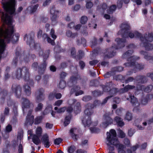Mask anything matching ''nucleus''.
<instances>
[{
  "label": "nucleus",
  "instance_id": "obj_1",
  "mask_svg": "<svg viewBox=\"0 0 153 153\" xmlns=\"http://www.w3.org/2000/svg\"><path fill=\"white\" fill-rule=\"evenodd\" d=\"M120 27L122 32V37L123 38H117L115 41L117 44L114 45L111 47L107 48L102 52L105 54V57L111 58L116 54V50L120 49L125 47V43L126 42L125 38L128 36L131 38H133L134 36V33L129 32L130 30L129 25L127 23L122 24Z\"/></svg>",
  "mask_w": 153,
  "mask_h": 153
},
{
  "label": "nucleus",
  "instance_id": "obj_2",
  "mask_svg": "<svg viewBox=\"0 0 153 153\" xmlns=\"http://www.w3.org/2000/svg\"><path fill=\"white\" fill-rule=\"evenodd\" d=\"M128 49H130L126 52L123 55V58H127L128 62L125 63L124 64L126 67H133L134 68L132 72L135 73L138 70H142L144 68V65H142L137 63H136L137 60L139 59L140 58L135 56H131L133 53V49L136 48V46L134 44H130L127 46Z\"/></svg>",
  "mask_w": 153,
  "mask_h": 153
},
{
  "label": "nucleus",
  "instance_id": "obj_3",
  "mask_svg": "<svg viewBox=\"0 0 153 153\" xmlns=\"http://www.w3.org/2000/svg\"><path fill=\"white\" fill-rule=\"evenodd\" d=\"M107 140L108 143H107L108 146L112 145L117 149L118 153H125L124 149L125 146L120 143V141L117 137V134L115 130L111 129L109 133L107 132Z\"/></svg>",
  "mask_w": 153,
  "mask_h": 153
},
{
  "label": "nucleus",
  "instance_id": "obj_4",
  "mask_svg": "<svg viewBox=\"0 0 153 153\" xmlns=\"http://www.w3.org/2000/svg\"><path fill=\"white\" fill-rule=\"evenodd\" d=\"M102 103V102H101L100 101L96 100L94 101L93 104L88 103L86 105V108L84 113L88 118L86 119L84 118L82 120V123L85 127H89L91 123V116L94 112L93 108L97 106L102 105L105 104H103Z\"/></svg>",
  "mask_w": 153,
  "mask_h": 153
},
{
  "label": "nucleus",
  "instance_id": "obj_5",
  "mask_svg": "<svg viewBox=\"0 0 153 153\" xmlns=\"http://www.w3.org/2000/svg\"><path fill=\"white\" fill-rule=\"evenodd\" d=\"M50 52V50L49 49L46 50L44 53L43 51L41 49L39 54V56H43V62L39 66L37 62H34L32 64V67L35 71H37L38 67V72L39 74H43L45 71L47 65L46 61L49 57Z\"/></svg>",
  "mask_w": 153,
  "mask_h": 153
},
{
  "label": "nucleus",
  "instance_id": "obj_6",
  "mask_svg": "<svg viewBox=\"0 0 153 153\" xmlns=\"http://www.w3.org/2000/svg\"><path fill=\"white\" fill-rule=\"evenodd\" d=\"M134 33L136 38L140 39L146 50L149 51L153 49V44L148 42H152L153 41V32L149 33L148 34L146 33L144 36L137 31H135Z\"/></svg>",
  "mask_w": 153,
  "mask_h": 153
},
{
  "label": "nucleus",
  "instance_id": "obj_7",
  "mask_svg": "<svg viewBox=\"0 0 153 153\" xmlns=\"http://www.w3.org/2000/svg\"><path fill=\"white\" fill-rule=\"evenodd\" d=\"M29 70V69L25 66L18 68L15 72V76L19 80L23 77L25 81L28 80L30 76Z\"/></svg>",
  "mask_w": 153,
  "mask_h": 153
},
{
  "label": "nucleus",
  "instance_id": "obj_8",
  "mask_svg": "<svg viewBox=\"0 0 153 153\" xmlns=\"http://www.w3.org/2000/svg\"><path fill=\"white\" fill-rule=\"evenodd\" d=\"M21 48L19 47L16 48L15 52V56L13 59L12 64L13 65L16 66L17 65V63L19 59L20 61V62L22 61H24L26 62H28L29 61V57L30 54H29L28 56H27L26 58H24V55L23 56L22 54H20Z\"/></svg>",
  "mask_w": 153,
  "mask_h": 153
},
{
  "label": "nucleus",
  "instance_id": "obj_9",
  "mask_svg": "<svg viewBox=\"0 0 153 153\" xmlns=\"http://www.w3.org/2000/svg\"><path fill=\"white\" fill-rule=\"evenodd\" d=\"M34 37V35L32 33L29 34L28 37L27 34H26L24 37V40H25L26 38H27V44L31 48H32L36 49L38 47L41 49L39 45L37 43H35Z\"/></svg>",
  "mask_w": 153,
  "mask_h": 153
},
{
  "label": "nucleus",
  "instance_id": "obj_10",
  "mask_svg": "<svg viewBox=\"0 0 153 153\" xmlns=\"http://www.w3.org/2000/svg\"><path fill=\"white\" fill-rule=\"evenodd\" d=\"M103 121L102 123L103 126L105 128L113 123V120L110 116L109 114L105 113L103 116Z\"/></svg>",
  "mask_w": 153,
  "mask_h": 153
},
{
  "label": "nucleus",
  "instance_id": "obj_11",
  "mask_svg": "<svg viewBox=\"0 0 153 153\" xmlns=\"http://www.w3.org/2000/svg\"><path fill=\"white\" fill-rule=\"evenodd\" d=\"M11 89L16 97L20 98L22 94V88L20 85L16 84L12 85Z\"/></svg>",
  "mask_w": 153,
  "mask_h": 153
},
{
  "label": "nucleus",
  "instance_id": "obj_12",
  "mask_svg": "<svg viewBox=\"0 0 153 153\" xmlns=\"http://www.w3.org/2000/svg\"><path fill=\"white\" fill-rule=\"evenodd\" d=\"M59 13V11L58 10H55V7L54 6H53L50 9V13L52 15V16L51 17V19L52 25H54L57 23V15Z\"/></svg>",
  "mask_w": 153,
  "mask_h": 153
},
{
  "label": "nucleus",
  "instance_id": "obj_13",
  "mask_svg": "<svg viewBox=\"0 0 153 153\" xmlns=\"http://www.w3.org/2000/svg\"><path fill=\"white\" fill-rule=\"evenodd\" d=\"M70 91V94H75L76 96L83 94L84 93L83 91L80 90L81 88L78 85H74L72 86Z\"/></svg>",
  "mask_w": 153,
  "mask_h": 153
},
{
  "label": "nucleus",
  "instance_id": "obj_14",
  "mask_svg": "<svg viewBox=\"0 0 153 153\" xmlns=\"http://www.w3.org/2000/svg\"><path fill=\"white\" fill-rule=\"evenodd\" d=\"M109 94L110 95L106 97L103 101L102 104H105L107 102L108 100L110 99L112 97L115 95L117 93H120L119 89L117 88H113L110 89L109 91Z\"/></svg>",
  "mask_w": 153,
  "mask_h": 153
},
{
  "label": "nucleus",
  "instance_id": "obj_15",
  "mask_svg": "<svg viewBox=\"0 0 153 153\" xmlns=\"http://www.w3.org/2000/svg\"><path fill=\"white\" fill-rule=\"evenodd\" d=\"M130 98L131 99V103L133 106H135L133 109V111L137 112L139 111L140 109L137 99L134 96L131 95L130 96Z\"/></svg>",
  "mask_w": 153,
  "mask_h": 153
},
{
  "label": "nucleus",
  "instance_id": "obj_16",
  "mask_svg": "<svg viewBox=\"0 0 153 153\" xmlns=\"http://www.w3.org/2000/svg\"><path fill=\"white\" fill-rule=\"evenodd\" d=\"M80 76L78 75H73L71 76L67 82L68 86L71 87L76 84Z\"/></svg>",
  "mask_w": 153,
  "mask_h": 153
},
{
  "label": "nucleus",
  "instance_id": "obj_17",
  "mask_svg": "<svg viewBox=\"0 0 153 153\" xmlns=\"http://www.w3.org/2000/svg\"><path fill=\"white\" fill-rule=\"evenodd\" d=\"M44 90L42 88H40L36 92V98L39 102H40L44 99Z\"/></svg>",
  "mask_w": 153,
  "mask_h": 153
},
{
  "label": "nucleus",
  "instance_id": "obj_18",
  "mask_svg": "<svg viewBox=\"0 0 153 153\" xmlns=\"http://www.w3.org/2000/svg\"><path fill=\"white\" fill-rule=\"evenodd\" d=\"M41 142L46 148H48L50 146L49 137L47 134H45L43 135L41 139Z\"/></svg>",
  "mask_w": 153,
  "mask_h": 153
},
{
  "label": "nucleus",
  "instance_id": "obj_19",
  "mask_svg": "<svg viewBox=\"0 0 153 153\" xmlns=\"http://www.w3.org/2000/svg\"><path fill=\"white\" fill-rule=\"evenodd\" d=\"M136 81L138 83L143 84L147 80V77L144 75H139L135 77Z\"/></svg>",
  "mask_w": 153,
  "mask_h": 153
},
{
  "label": "nucleus",
  "instance_id": "obj_20",
  "mask_svg": "<svg viewBox=\"0 0 153 153\" xmlns=\"http://www.w3.org/2000/svg\"><path fill=\"white\" fill-rule=\"evenodd\" d=\"M112 82L110 81L106 83L105 85H101V86L102 88L103 91L105 92H108L110 89V86L112 85Z\"/></svg>",
  "mask_w": 153,
  "mask_h": 153
},
{
  "label": "nucleus",
  "instance_id": "obj_21",
  "mask_svg": "<svg viewBox=\"0 0 153 153\" xmlns=\"http://www.w3.org/2000/svg\"><path fill=\"white\" fill-rule=\"evenodd\" d=\"M140 90L146 93L150 92L153 88V86L150 85L146 87L144 85H141L140 88Z\"/></svg>",
  "mask_w": 153,
  "mask_h": 153
},
{
  "label": "nucleus",
  "instance_id": "obj_22",
  "mask_svg": "<svg viewBox=\"0 0 153 153\" xmlns=\"http://www.w3.org/2000/svg\"><path fill=\"white\" fill-rule=\"evenodd\" d=\"M114 121L116 122L117 126L122 127L124 125V123L123 121V119L118 116H116L114 118Z\"/></svg>",
  "mask_w": 153,
  "mask_h": 153
},
{
  "label": "nucleus",
  "instance_id": "obj_23",
  "mask_svg": "<svg viewBox=\"0 0 153 153\" xmlns=\"http://www.w3.org/2000/svg\"><path fill=\"white\" fill-rule=\"evenodd\" d=\"M74 111L76 114L79 113L81 110V106L80 103L79 102H77L74 105Z\"/></svg>",
  "mask_w": 153,
  "mask_h": 153
},
{
  "label": "nucleus",
  "instance_id": "obj_24",
  "mask_svg": "<svg viewBox=\"0 0 153 153\" xmlns=\"http://www.w3.org/2000/svg\"><path fill=\"white\" fill-rule=\"evenodd\" d=\"M34 117L33 115L30 117H26L25 125V126H27L29 124L31 126L34 122Z\"/></svg>",
  "mask_w": 153,
  "mask_h": 153
},
{
  "label": "nucleus",
  "instance_id": "obj_25",
  "mask_svg": "<svg viewBox=\"0 0 153 153\" xmlns=\"http://www.w3.org/2000/svg\"><path fill=\"white\" fill-rule=\"evenodd\" d=\"M23 101L22 102V107L24 108H29L30 107V101L26 98H23Z\"/></svg>",
  "mask_w": 153,
  "mask_h": 153
},
{
  "label": "nucleus",
  "instance_id": "obj_26",
  "mask_svg": "<svg viewBox=\"0 0 153 153\" xmlns=\"http://www.w3.org/2000/svg\"><path fill=\"white\" fill-rule=\"evenodd\" d=\"M84 53L83 51L82 50H79L78 51L77 54L76 55V57L75 58L76 60H81L84 57Z\"/></svg>",
  "mask_w": 153,
  "mask_h": 153
},
{
  "label": "nucleus",
  "instance_id": "obj_27",
  "mask_svg": "<svg viewBox=\"0 0 153 153\" xmlns=\"http://www.w3.org/2000/svg\"><path fill=\"white\" fill-rule=\"evenodd\" d=\"M141 54L144 56V58L147 60H152L153 61V56L149 55L148 53L143 51H141L140 52Z\"/></svg>",
  "mask_w": 153,
  "mask_h": 153
},
{
  "label": "nucleus",
  "instance_id": "obj_28",
  "mask_svg": "<svg viewBox=\"0 0 153 153\" xmlns=\"http://www.w3.org/2000/svg\"><path fill=\"white\" fill-rule=\"evenodd\" d=\"M40 136H39L36 134H33L32 138L33 142L36 145H38L41 143L39 139Z\"/></svg>",
  "mask_w": 153,
  "mask_h": 153
},
{
  "label": "nucleus",
  "instance_id": "obj_29",
  "mask_svg": "<svg viewBox=\"0 0 153 153\" xmlns=\"http://www.w3.org/2000/svg\"><path fill=\"white\" fill-rule=\"evenodd\" d=\"M23 88L26 95L27 96L30 95L31 94V91L30 86L25 84Z\"/></svg>",
  "mask_w": 153,
  "mask_h": 153
},
{
  "label": "nucleus",
  "instance_id": "obj_30",
  "mask_svg": "<svg viewBox=\"0 0 153 153\" xmlns=\"http://www.w3.org/2000/svg\"><path fill=\"white\" fill-rule=\"evenodd\" d=\"M10 67L7 66L6 69L4 72V79L5 80H7L10 76V75L9 74L10 72Z\"/></svg>",
  "mask_w": 153,
  "mask_h": 153
},
{
  "label": "nucleus",
  "instance_id": "obj_31",
  "mask_svg": "<svg viewBox=\"0 0 153 153\" xmlns=\"http://www.w3.org/2000/svg\"><path fill=\"white\" fill-rule=\"evenodd\" d=\"M66 35L68 37L74 38L77 35V33H73L70 30H67L66 32Z\"/></svg>",
  "mask_w": 153,
  "mask_h": 153
},
{
  "label": "nucleus",
  "instance_id": "obj_32",
  "mask_svg": "<svg viewBox=\"0 0 153 153\" xmlns=\"http://www.w3.org/2000/svg\"><path fill=\"white\" fill-rule=\"evenodd\" d=\"M39 5L38 4H36L34 6H29L27 9L30 8V13H33L35 12L38 8Z\"/></svg>",
  "mask_w": 153,
  "mask_h": 153
},
{
  "label": "nucleus",
  "instance_id": "obj_33",
  "mask_svg": "<svg viewBox=\"0 0 153 153\" xmlns=\"http://www.w3.org/2000/svg\"><path fill=\"white\" fill-rule=\"evenodd\" d=\"M117 8V6L115 5H112L110 6L109 9L107 10V12L109 14H111Z\"/></svg>",
  "mask_w": 153,
  "mask_h": 153
},
{
  "label": "nucleus",
  "instance_id": "obj_34",
  "mask_svg": "<svg viewBox=\"0 0 153 153\" xmlns=\"http://www.w3.org/2000/svg\"><path fill=\"white\" fill-rule=\"evenodd\" d=\"M43 118V117L42 116H37L34 119V124L37 125L41 123Z\"/></svg>",
  "mask_w": 153,
  "mask_h": 153
},
{
  "label": "nucleus",
  "instance_id": "obj_35",
  "mask_svg": "<svg viewBox=\"0 0 153 153\" xmlns=\"http://www.w3.org/2000/svg\"><path fill=\"white\" fill-rule=\"evenodd\" d=\"M77 44L78 45H80L82 44L83 46L85 47L86 45V41L85 39L83 38H81L80 40H77L76 41Z\"/></svg>",
  "mask_w": 153,
  "mask_h": 153
},
{
  "label": "nucleus",
  "instance_id": "obj_36",
  "mask_svg": "<svg viewBox=\"0 0 153 153\" xmlns=\"http://www.w3.org/2000/svg\"><path fill=\"white\" fill-rule=\"evenodd\" d=\"M107 7V4L105 3H103L102 4L100 5H98L97 7V10H100L101 9H102L103 11L105 10Z\"/></svg>",
  "mask_w": 153,
  "mask_h": 153
},
{
  "label": "nucleus",
  "instance_id": "obj_37",
  "mask_svg": "<svg viewBox=\"0 0 153 153\" xmlns=\"http://www.w3.org/2000/svg\"><path fill=\"white\" fill-rule=\"evenodd\" d=\"M71 117V114H69L65 117L64 122L65 126H67L70 123Z\"/></svg>",
  "mask_w": 153,
  "mask_h": 153
},
{
  "label": "nucleus",
  "instance_id": "obj_38",
  "mask_svg": "<svg viewBox=\"0 0 153 153\" xmlns=\"http://www.w3.org/2000/svg\"><path fill=\"white\" fill-rule=\"evenodd\" d=\"M123 68L121 66H117L112 68L111 69V71L114 73L116 72H120L123 70Z\"/></svg>",
  "mask_w": 153,
  "mask_h": 153
},
{
  "label": "nucleus",
  "instance_id": "obj_39",
  "mask_svg": "<svg viewBox=\"0 0 153 153\" xmlns=\"http://www.w3.org/2000/svg\"><path fill=\"white\" fill-rule=\"evenodd\" d=\"M66 86V82L64 80H60L59 82V86L61 89H64Z\"/></svg>",
  "mask_w": 153,
  "mask_h": 153
},
{
  "label": "nucleus",
  "instance_id": "obj_40",
  "mask_svg": "<svg viewBox=\"0 0 153 153\" xmlns=\"http://www.w3.org/2000/svg\"><path fill=\"white\" fill-rule=\"evenodd\" d=\"M90 43L91 44V48H93L96 46L97 44V39L94 37L93 39L90 41Z\"/></svg>",
  "mask_w": 153,
  "mask_h": 153
},
{
  "label": "nucleus",
  "instance_id": "obj_41",
  "mask_svg": "<svg viewBox=\"0 0 153 153\" xmlns=\"http://www.w3.org/2000/svg\"><path fill=\"white\" fill-rule=\"evenodd\" d=\"M125 119L128 121L131 120L132 119V114L128 111L126 113Z\"/></svg>",
  "mask_w": 153,
  "mask_h": 153
},
{
  "label": "nucleus",
  "instance_id": "obj_42",
  "mask_svg": "<svg viewBox=\"0 0 153 153\" xmlns=\"http://www.w3.org/2000/svg\"><path fill=\"white\" fill-rule=\"evenodd\" d=\"M7 94V90L2 89L0 87V94L2 95L3 98L4 99L5 97L6 96Z\"/></svg>",
  "mask_w": 153,
  "mask_h": 153
},
{
  "label": "nucleus",
  "instance_id": "obj_43",
  "mask_svg": "<svg viewBox=\"0 0 153 153\" xmlns=\"http://www.w3.org/2000/svg\"><path fill=\"white\" fill-rule=\"evenodd\" d=\"M13 111L14 114L13 118H16L17 116L18 115L17 107L15 105L13 106Z\"/></svg>",
  "mask_w": 153,
  "mask_h": 153
},
{
  "label": "nucleus",
  "instance_id": "obj_44",
  "mask_svg": "<svg viewBox=\"0 0 153 153\" xmlns=\"http://www.w3.org/2000/svg\"><path fill=\"white\" fill-rule=\"evenodd\" d=\"M149 96L150 95H148L146 96V98H143L142 99L141 102L142 104L145 105L147 103Z\"/></svg>",
  "mask_w": 153,
  "mask_h": 153
},
{
  "label": "nucleus",
  "instance_id": "obj_45",
  "mask_svg": "<svg viewBox=\"0 0 153 153\" xmlns=\"http://www.w3.org/2000/svg\"><path fill=\"white\" fill-rule=\"evenodd\" d=\"M71 55L72 57L74 59L75 57H76V53L75 48L74 47H72L71 49Z\"/></svg>",
  "mask_w": 153,
  "mask_h": 153
},
{
  "label": "nucleus",
  "instance_id": "obj_46",
  "mask_svg": "<svg viewBox=\"0 0 153 153\" xmlns=\"http://www.w3.org/2000/svg\"><path fill=\"white\" fill-rule=\"evenodd\" d=\"M76 149V147L74 145H71L68 148V152L69 153H74Z\"/></svg>",
  "mask_w": 153,
  "mask_h": 153
},
{
  "label": "nucleus",
  "instance_id": "obj_47",
  "mask_svg": "<svg viewBox=\"0 0 153 153\" xmlns=\"http://www.w3.org/2000/svg\"><path fill=\"white\" fill-rule=\"evenodd\" d=\"M129 90L128 89V85H126L123 88H120L119 89L120 93H123L128 91Z\"/></svg>",
  "mask_w": 153,
  "mask_h": 153
},
{
  "label": "nucleus",
  "instance_id": "obj_48",
  "mask_svg": "<svg viewBox=\"0 0 153 153\" xmlns=\"http://www.w3.org/2000/svg\"><path fill=\"white\" fill-rule=\"evenodd\" d=\"M94 96H99L103 94V92L98 90L94 91L92 92Z\"/></svg>",
  "mask_w": 153,
  "mask_h": 153
},
{
  "label": "nucleus",
  "instance_id": "obj_49",
  "mask_svg": "<svg viewBox=\"0 0 153 153\" xmlns=\"http://www.w3.org/2000/svg\"><path fill=\"white\" fill-rule=\"evenodd\" d=\"M88 20L87 17L86 16H82L80 19V22L82 24H85L87 22Z\"/></svg>",
  "mask_w": 153,
  "mask_h": 153
},
{
  "label": "nucleus",
  "instance_id": "obj_50",
  "mask_svg": "<svg viewBox=\"0 0 153 153\" xmlns=\"http://www.w3.org/2000/svg\"><path fill=\"white\" fill-rule=\"evenodd\" d=\"M86 7L87 8L90 9L93 5V3L91 1H88V0H86Z\"/></svg>",
  "mask_w": 153,
  "mask_h": 153
},
{
  "label": "nucleus",
  "instance_id": "obj_51",
  "mask_svg": "<svg viewBox=\"0 0 153 153\" xmlns=\"http://www.w3.org/2000/svg\"><path fill=\"white\" fill-rule=\"evenodd\" d=\"M90 130L92 133H97L99 132L100 130L99 129L95 127H92L90 128Z\"/></svg>",
  "mask_w": 153,
  "mask_h": 153
},
{
  "label": "nucleus",
  "instance_id": "obj_52",
  "mask_svg": "<svg viewBox=\"0 0 153 153\" xmlns=\"http://www.w3.org/2000/svg\"><path fill=\"white\" fill-rule=\"evenodd\" d=\"M12 130V127L11 125H8L6 127L5 132L9 133Z\"/></svg>",
  "mask_w": 153,
  "mask_h": 153
},
{
  "label": "nucleus",
  "instance_id": "obj_53",
  "mask_svg": "<svg viewBox=\"0 0 153 153\" xmlns=\"http://www.w3.org/2000/svg\"><path fill=\"white\" fill-rule=\"evenodd\" d=\"M79 65L80 69L83 70L85 66V64L84 61L80 60L79 62Z\"/></svg>",
  "mask_w": 153,
  "mask_h": 153
},
{
  "label": "nucleus",
  "instance_id": "obj_54",
  "mask_svg": "<svg viewBox=\"0 0 153 153\" xmlns=\"http://www.w3.org/2000/svg\"><path fill=\"white\" fill-rule=\"evenodd\" d=\"M42 128L41 127H39L36 129V134L39 136H41L42 134Z\"/></svg>",
  "mask_w": 153,
  "mask_h": 153
},
{
  "label": "nucleus",
  "instance_id": "obj_55",
  "mask_svg": "<svg viewBox=\"0 0 153 153\" xmlns=\"http://www.w3.org/2000/svg\"><path fill=\"white\" fill-rule=\"evenodd\" d=\"M101 48L100 47H97L92 51L93 54L95 55H97L100 51Z\"/></svg>",
  "mask_w": 153,
  "mask_h": 153
},
{
  "label": "nucleus",
  "instance_id": "obj_56",
  "mask_svg": "<svg viewBox=\"0 0 153 153\" xmlns=\"http://www.w3.org/2000/svg\"><path fill=\"white\" fill-rule=\"evenodd\" d=\"M112 73H114L111 70V71L107 72L105 74L103 75L104 77L105 78H107L110 77L112 74Z\"/></svg>",
  "mask_w": 153,
  "mask_h": 153
},
{
  "label": "nucleus",
  "instance_id": "obj_57",
  "mask_svg": "<svg viewBox=\"0 0 153 153\" xmlns=\"http://www.w3.org/2000/svg\"><path fill=\"white\" fill-rule=\"evenodd\" d=\"M62 141V139L60 138H56L54 140V143L55 145H58L60 144Z\"/></svg>",
  "mask_w": 153,
  "mask_h": 153
},
{
  "label": "nucleus",
  "instance_id": "obj_58",
  "mask_svg": "<svg viewBox=\"0 0 153 153\" xmlns=\"http://www.w3.org/2000/svg\"><path fill=\"white\" fill-rule=\"evenodd\" d=\"M43 106V105L42 103H39L37 106L35 108V111L37 112L41 110Z\"/></svg>",
  "mask_w": 153,
  "mask_h": 153
},
{
  "label": "nucleus",
  "instance_id": "obj_59",
  "mask_svg": "<svg viewBox=\"0 0 153 153\" xmlns=\"http://www.w3.org/2000/svg\"><path fill=\"white\" fill-rule=\"evenodd\" d=\"M91 97L90 96H85L83 97L82 100L85 102H87L91 100Z\"/></svg>",
  "mask_w": 153,
  "mask_h": 153
},
{
  "label": "nucleus",
  "instance_id": "obj_60",
  "mask_svg": "<svg viewBox=\"0 0 153 153\" xmlns=\"http://www.w3.org/2000/svg\"><path fill=\"white\" fill-rule=\"evenodd\" d=\"M67 75V74L66 72H61L60 75V80H64Z\"/></svg>",
  "mask_w": 153,
  "mask_h": 153
},
{
  "label": "nucleus",
  "instance_id": "obj_61",
  "mask_svg": "<svg viewBox=\"0 0 153 153\" xmlns=\"http://www.w3.org/2000/svg\"><path fill=\"white\" fill-rule=\"evenodd\" d=\"M47 41L48 42L50 43L52 45H55V43L54 40H52L50 37H48L47 38Z\"/></svg>",
  "mask_w": 153,
  "mask_h": 153
},
{
  "label": "nucleus",
  "instance_id": "obj_62",
  "mask_svg": "<svg viewBox=\"0 0 153 153\" xmlns=\"http://www.w3.org/2000/svg\"><path fill=\"white\" fill-rule=\"evenodd\" d=\"M122 0H118L117 2V6L118 8L120 9L122 7L123 3Z\"/></svg>",
  "mask_w": 153,
  "mask_h": 153
},
{
  "label": "nucleus",
  "instance_id": "obj_63",
  "mask_svg": "<svg viewBox=\"0 0 153 153\" xmlns=\"http://www.w3.org/2000/svg\"><path fill=\"white\" fill-rule=\"evenodd\" d=\"M134 80H135V79L133 77L130 76L128 77L126 79L125 81V82L126 84L128 83L129 82H132Z\"/></svg>",
  "mask_w": 153,
  "mask_h": 153
},
{
  "label": "nucleus",
  "instance_id": "obj_64",
  "mask_svg": "<svg viewBox=\"0 0 153 153\" xmlns=\"http://www.w3.org/2000/svg\"><path fill=\"white\" fill-rule=\"evenodd\" d=\"M10 112V108L7 107H5L4 111L3 114L5 116H7L9 114Z\"/></svg>",
  "mask_w": 153,
  "mask_h": 153
}]
</instances>
